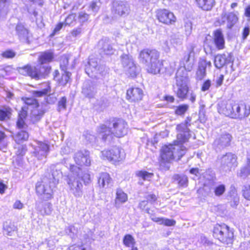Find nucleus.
<instances>
[{
	"mask_svg": "<svg viewBox=\"0 0 250 250\" xmlns=\"http://www.w3.org/2000/svg\"><path fill=\"white\" fill-rule=\"evenodd\" d=\"M191 120L190 118L188 117L184 122L177 125L176 129L178 132L177 135V144L163 146L161 158L164 162H169L173 159L179 160L186 153V148L182 145V143L186 142L189 138L190 130L188 127L190 125Z\"/></svg>",
	"mask_w": 250,
	"mask_h": 250,
	"instance_id": "1",
	"label": "nucleus"
},
{
	"mask_svg": "<svg viewBox=\"0 0 250 250\" xmlns=\"http://www.w3.org/2000/svg\"><path fill=\"white\" fill-rule=\"evenodd\" d=\"M50 172H46L41 181L38 182L36 186L37 193L42 195V198L50 199L52 198L53 189L58 182V177L62 175L61 172L56 169L55 166H51Z\"/></svg>",
	"mask_w": 250,
	"mask_h": 250,
	"instance_id": "2",
	"label": "nucleus"
},
{
	"mask_svg": "<svg viewBox=\"0 0 250 250\" xmlns=\"http://www.w3.org/2000/svg\"><path fill=\"white\" fill-rule=\"evenodd\" d=\"M127 131V123L120 119L113 120L109 123L108 126L102 125L98 129L100 135L104 141L112 139L113 136L123 137L126 134Z\"/></svg>",
	"mask_w": 250,
	"mask_h": 250,
	"instance_id": "3",
	"label": "nucleus"
},
{
	"mask_svg": "<svg viewBox=\"0 0 250 250\" xmlns=\"http://www.w3.org/2000/svg\"><path fill=\"white\" fill-rule=\"evenodd\" d=\"M69 170L67 180L69 190L75 197H81L83 194V187L80 180L81 168L74 165L69 164Z\"/></svg>",
	"mask_w": 250,
	"mask_h": 250,
	"instance_id": "4",
	"label": "nucleus"
},
{
	"mask_svg": "<svg viewBox=\"0 0 250 250\" xmlns=\"http://www.w3.org/2000/svg\"><path fill=\"white\" fill-rule=\"evenodd\" d=\"M175 79L176 85L174 87V92L179 98L184 100L187 98V94L188 92V73L184 68L178 69L176 73Z\"/></svg>",
	"mask_w": 250,
	"mask_h": 250,
	"instance_id": "5",
	"label": "nucleus"
},
{
	"mask_svg": "<svg viewBox=\"0 0 250 250\" xmlns=\"http://www.w3.org/2000/svg\"><path fill=\"white\" fill-rule=\"evenodd\" d=\"M213 236L225 244H231L233 241V232L225 225H217L213 229Z\"/></svg>",
	"mask_w": 250,
	"mask_h": 250,
	"instance_id": "6",
	"label": "nucleus"
},
{
	"mask_svg": "<svg viewBox=\"0 0 250 250\" xmlns=\"http://www.w3.org/2000/svg\"><path fill=\"white\" fill-rule=\"evenodd\" d=\"M85 70L89 77L92 78H98V74L103 76L107 71V68L104 65H98L97 61L90 59L85 65Z\"/></svg>",
	"mask_w": 250,
	"mask_h": 250,
	"instance_id": "7",
	"label": "nucleus"
},
{
	"mask_svg": "<svg viewBox=\"0 0 250 250\" xmlns=\"http://www.w3.org/2000/svg\"><path fill=\"white\" fill-rule=\"evenodd\" d=\"M104 159L113 161L119 162L125 158V154L123 150L120 148L114 146L109 150H104L101 152Z\"/></svg>",
	"mask_w": 250,
	"mask_h": 250,
	"instance_id": "8",
	"label": "nucleus"
},
{
	"mask_svg": "<svg viewBox=\"0 0 250 250\" xmlns=\"http://www.w3.org/2000/svg\"><path fill=\"white\" fill-rule=\"evenodd\" d=\"M156 17L160 22L167 25L174 24L177 20L172 12L166 9L157 10Z\"/></svg>",
	"mask_w": 250,
	"mask_h": 250,
	"instance_id": "9",
	"label": "nucleus"
},
{
	"mask_svg": "<svg viewBox=\"0 0 250 250\" xmlns=\"http://www.w3.org/2000/svg\"><path fill=\"white\" fill-rule=\"evenodd\" d=\"M130 12L129 4L123 1H115L113 2L112 12L116 16L125 17Z\"/></svg>",
	"mask_w": 250,
	"mask_h": 250,
	"instance_id": "10",
	"label": "nucleus"
},
{
	"mask_svg": "<svg viewBox=\"0 0 250 250\" xmlns=\"http://www.w3.org/2000/svg\"><path fill=\"white\" fill-rule=\"evenodd\" d=\"M140 59L142 63L147 66L157 59H159V53L156 50L144 49L140 53Z\"/></svg>",
	"mask_w": 250,
	"mask_h": 250,
	"instance_id": "11",
	"label": "nucleus"
},
{
	"mask_svg": "<svg viewBox=\"0 0 250 250\" xmlns=\"http://www.w3.org/2000/svg\"><path fill=\"white\" fill-rule=\"evenodd\" d=\"M89 155L90 153L87 150H80L74 154L73 158L78 165L89 166L91 164Z\"/></svg>",
	"mask_w": 250,
	"mask_h": 250,
	"instance_id": "12",
	"label": "nucleus"
},
{
	"mask_svg": "<svg viewBox=\"0 0 250 250\" xmlns=\"http://www.w3.org/2000/svg\"><path fill=\"white\" fill-rule=\"evenodd\" d=\"M232 140V135L225 132L220 135L214 141V146L219 149H224L230 146Z\"/></svg>",
	"mask_w": 250,
	"mask_h": 250,
	"instance_id": "13",
	"label": "nucleus"
},
{
	"mask_svg": "<svg viewBox=\"0 0 250 250\" xmlns=\"http://www.w3.org/2000/svg\"><path fill=\"white\" fill-rule=\"evenodd\" d=\"M236 156L231 153H228L221 159V165L225 171H229L231 167L236 166Z\"/></svg>",
	"mask_w": 250,
	"mask_h": 250,
	"instance_id": "14",
	"label": "nucleus"
},
{
	"mask_svg": "<svg viewBox=\"0 0 250 250\" xmlns=\"http://www.w3.org/2000/svg\"><path fill=\"white\" fill-rule=\"evenodd\" d=\"M97 85L91 81H86L83 85L82 93L88 99L94 98L97 92Z\"/></svg>",
	"mask_w": 250,
	"mask_h": 250,
	"instance_id": "15",
	"label": "nucleus"
},
{
	"mask_svg": "<svg viewBox=\"0 0 250 250\" xmlns=\"http://www.w3.org/2000/svg\"><path fill=\"white\" fill-rule=\"evenodd\" d=\"M49 152V146L46 143L38 142L34 147V154L39 160L46 157Z\"/></svg>",
	"mask_w": 250,
	"mask_h": 250,
	"instance_id": "16",
	"label": "nucleus"
},
{
	"mask_svg": "<svg viewBox=\"0 0 250 250\" xmlns=\"http://www.w3.org/2000/svg\"><path fill=\"white\" fill-rule=\"evenodd\" d=\"M233 61V56L231 53L217 55L214 58V65L217 68H221L225 64Z\"/></svg>",
	"mask_w": 250,
	"mask_h": 250,
	"instance_id": "17",
	"label": "nucleus"
},
{
	"mask_svg": "<svg viewBox=\"0 0 250 250\" xmlns=\"http://www.w3.org/2000/svg\"><path fill=\"white\" fill-rule=\"evenodd\" d=\"M19 72L25 76H29L32 78L36 80L40 79L41 74L36 67H32L29 65H26L19 69Z\"/></svg>",
	"mask_w": 250,
	"mask_h": 250,
	"instance_id": "18",
	"label": "nucleus"
},
{
	"mask_svg": "<svg viewBox=\"0 0 250 250\" xmlns=\"http://www.w3.org/2000/svg\"><path fill=\"white\" fill-rule=\"evenodd\" d=\"M143 90L138 87H133L127 90L126 96L128 100L132 102H138L142 99L143 96Z\"/></svg>",
	"mask_w": 250,
	"mask_h": 250,
	"instance_id": "19",
	"label": "nucleus"
},
{
	"mask_svg": "<svg viewBox=\"0 0 250 250\" xmlns=\"http://www.w3.org/2000/svg\"><path fill=\"white\" fill-rule=\"evenodd\" d=\"M233 101H223L218 104V111L227 116L231 117V112L233 109Z\"/></svg>",
	"mask_w": 250,
	"mask_h": 250,
	"instance_id": "20",
	"label": "nucleus"
},
{
	"mask_svg": "<svg viewBox=\"0 0 250 250\" xmlns=\"http://www.w3.org/2000/svg\"><path fill=\"white\" fill-rule=\"evenodd\" d=\"M99 46L103 52L107 55L113 54L115 51L111 41L106 38H103L99 41Z\"/></svg>",
	"mask_w": 250,
	"mask_h": 250,
	"instance_id": "21",
	"label": "nucleus"
},
{
	"mask_svg": "<svg viewBox=\"0 0 250 250\" xmlns=\"http://www.w3.org/2000/svg\"><path fill=\"white\" fill-rule=\"evenodd\" d=\"M17 35L20 41L23 42L29 43V31L21 23H19L16 27Z\"/></svg>",
	"mask_w": 250,
	"mask_h": 250,
	"instance_id": "22",
	"label": "nucleus"
},
{
	"mask_svg": "<svg viewBox=\"0 0 250 250\" xmlns=\"http://www.w3.org/2000/svg\"><path fill=\"white\" fill-rule=\"evenodd\" d=\"M213 42L216 47L218 50L225 47V40L223 34L220 29H217L213 32Z\"/></svg>",
	"mask_w": 250,
	"mask_h": 250,
	"instance_id": "23",
	"label": "nucleus"
},
{
	"mask_svg": "<svg viewBox=\"0 0 250 250\" xmlns=\"http://www.w3.org/2000/svg\"><path fill=\"white\" fill-rule=\"evenodd\" d=\"M208 65H211L210 62L202 60L199 62L198 68L196 72V77L198 80H201L205 77L206 69Z\"/></svg>",
	"mask_w": 250,
	"mask_h": 250,
	"instance_id": "24",
	"label": "nucleus"
},
{
	"mask_svg": "<svg viewBox=\"0 0 250 250\" xmlns=\"http://www.w3.org/2000/svg\"><path fill=\"white\" fill-rule=\"evenodd\" d=\"M250 114V106L245 103L240 104L239 111L237 112V119L243 120Z\"/></svg>",
	"mask_w": 250,
	"mask_h": 250,
	"instance_id": "25",
	"label": "nucleus"
},
{
	"mask_svg": "<svg viewBox=\"0 0 250 250\" xmlns=\"http://www.w3.org/2000/svg\"><path fill=\"white\" fill-rule=\"evenodd\" d=\"M36 208L42 215H49L51 213L52 210L51 204L48 202L37 203L36 204Z\"/></svg>",
	"mask_w": 250,
	"mask_h": 250,
	"instance_id": "26",
	"label": "nucleus"
},
{
	"mask_svg": "<svg viewBox=\"0 0 250 250\" xmlns=\"http://www.w3.org/2000/svg\"><path fill=\"white\" fill-rule=\"evenodd\" d=\"M198 6L205 11L210 10L215 4L214 0H195Z\"/></svg>",
	"mask_w": 250,
	"mask_h": 250,
	"instance_id": "27",
	"label": "nucleus"
},
{
	"mask_svg": "<svg viewBox=\"0 0 250 250\" xmlns=\"http://www.w3.org/2000/svg\"><path fill=\"white\" fill-rule=\"evenodd\" d=\"M53 59V53L50 51H47L41 53L38 60L41 64H43L52 62Z\"/></svg>",
	"mask_w": 250,
	"mask_h": 250,
	"instance_id": "28",
	"label": "nucleus"
},
{
	"mask_svg": "<svg viewBox=\"0 0 250 250\" xmlns=\"http://www.w3.org/2000/svg\"><path fill=\"white\" fill-rule=\"evenodd\" d=\"M162 64L157 59L156 61H154L151 63L146 66V69L148 72L154 74H156L160 72Z\"/></svg>",
	"mask_w": 250,
	"mask_h": 250,
	"instance_id": "29",
	"label": "nucleus"
},
{
	"mask_svg": "<svg viewBox=\"0 0 250 250\" xmlns=\"http://www.w3.org/2000/svg\"><path fill=\"white\" fill-rule=\"evenodd\" d=\"M111 178L108 173L103 172L100 174L98 177V184L101 187H107L111 183Z\"/></svg>",
	"mask_w": 250,
	"mask_h": 250,
	"instance_id": "30",
	"label": "nucleus"
},
{
	"mask_svg": "<svg viewBox=\"0 0 250 250\" xmlns=\"http://www.w3.org/2000/svg\"><path fill=\"white\" fill-rule=\"evenodd\" d=\"M127 200V195L122 189H117L115 201L116 207H119L121 204L124 203Z\"/></svg>",
	"mask_w": 250,
	"mask_h": 250,
	"instance_id": "31",
	"label": "nucleus"
},
{
	"mask_svg": "<svg viewBox=\"0 0 250 250\" xmlns=\"http://www.w3.org/2000/svg\"><path fill=\"white\" fill-rule=\"evenodd\" d=\"M28 137L29 135L28 132L24 130H21L18 131L13 136L15 141L18 144H20L23 142L27 141Z\"/></svg>",
	"mask_w": 250,
	"mask_h": 250,
	"instance_id": "32",
	"label": "nucleus"
},
{
	"mask_svg": "<svg viewBox=\"0 0 250 250\" xmlns=\"http://www.w3.org/2000/svg\"><path fill=\"white\" fill-rule=\"evenodd\" d=\"M10 3V0H0V19L7 15Z\"/></svg>",
	"mask_w": 250,
	"mask_h": 250,
	"instance_id": "33",
	"label": "nucleus"
},
{
	"mask_svg": "<svg viewBox=\"0 0 250 250\" xmlns=\"http://www.w3.org/2000/svg\"><path fill=\"white\" fill-rule=\"evenodd\" d=\"M173 179L177 181L179 186L186 187L188 186V179L186 175L176 174L173 176Z\"/></svg>",
	"mask_w": 250,
	"mask_h": 250,
	"instance_id": "34",
	"label": "nucleus"
},
{
	"mask_svg": "<svg viewBox=\"0 0 250 250\" xmlns=\"http://www.w3.org/2000/svg\"><path fill=\"white\" fill-rule=\"evenodd\" d=\"M238 174L240 177L242 178H245L249 175H250V156L247 158L246 166L241 168Z\"/></svg>",
	"mask_w": 250,
	"mask_h": 250,
	"instance_id": "35",
	"label": "nucleus"
},
{
	"mask_svg": "<svg viewBox=\"0 0 250 250\" xmlns=\"http://www.w3.org/2000/svg\"><path fill=\"white\" fill-rule=\"evenodd\" d=\"M43 110H39L38 109H34L31 114V119L33 123L38 122L42 118L44 114Z\"/></svg>",
	"mask_w": 250,
	"mask_h": 250,
	"instance_id": "36",
	"label": "nucleus"
},
{
	"mask_svg": "<svg viewBox=\"0 0 250 250\" xmlns=\"http://www.w3.org/2000/svg\"><path fill=\"white\" fill-rule=\"evenodd\" d=\"M62 77L61 79H57L59 83L63 86H64L68 82L69 80L71 75V73L67 71H62Z\"/></svg>",
	"mask_w": 250,
	"mask_h": 250,
	"instance_id": "37",
	"label": "nucleus"
},
{
	"mask_svg": "<svg viewBox=\"0 0 250 250\" xmlns=\"http://www.w3.org/2000/svg\"><path fill=\"white\" fill-rule=\"evenodd\" d=\"M16 229L13 224H4L3 226L4 233L8 236H12L15 233Z\"/></svg>",
	"mask_w": 250,
	"mask_h": 250,
	"instance_id": "38",
	"label": "nucleus"
},
{
	"mask_svg": "<svg viewBox=\"0 0 250 250\" xmlns=\"http://www.w3.org/2000/svg\"><path fill=\"white\" fill-rule=\"evenodd\" d=\"M129 62L130 63V65L125 68L130 76L132 77H134L138 74L139 68L135 66L133 62Z\"/></svg>",
	"mask_w": 250,
	"mask_h": 250,
	"instance_id": "39",
	"label": "nucleus"
},
{
	"mask_svg": "<svg viewBox=\"0 0 250 250\" xmlns=\"http://www.w3.org/2000/svg\"><path fill=\"white\" fill-rule=\"evenodd\" d=\"M11 109L9 107L0 109V120L5 121L10 118Z\"/></svg>",
	"mask_w": 250,
	"mask_h": 250,
	"instance_id": "40",
	"label": "nucleus"
},
{
	"mask_svg": "<svg viewBox=\"0 0 250 250\" xmlns=\"http://www.w3.org/2000/svg\"><path fill=\"white\" fill-rule=\"evenodd\" d=\"M136 175L145 181H149L152 177L153 174L146 171L141 170L136 172Z\"/></svg>",
	"mask_w": 250,
	"mask_h": 250,
	"instance_id": "41",
	"label": "nucleus"
},
{
	"mask_svg": "<svg viewBox=\"0 0 250 250\" xmlns=\"http://www.w3.org/2000/svg\"><path fill=\"white\" fill-rule=\"evenodd\" d=\"M123 243L127 247H130L131 246L132 247L135 243L134 239L131 235L126 234L124 238Z\"/></svg>",
	"mask_w": 250,
	"mask_h": 250,
	"instance_id": "42",
	"label": "nucleus"
},
{
	"mask_svg": "<svg viewBox=\"0 0 250 250\" xmlns=\"http://www.w3.org/2000/svg\"><path fill=\"white\" fill-rule=\"evenodd\" d=\"M215 195L219 197L222 195L226 191V187L224 185H219L213 188Z\"/></svg>",
	"mask_w": 250,
	"mask_h": 250,
	"instance_id": "43",
	"label": "nucleus"
},
{
	"mask_svg": "<svg viewBox=\"0 0 250 250\" xmlns=\"http://www.w3.org/2000/svg\"><path fill=\"white\" fill-rule=\"evenodd\" d=\"M22 100L24 103L28 105H33L35 107H37L39 106V104L37 101L33 98H22Z\"/></svg>",
	"mask_w": 250,
	"mask_h": 250,
	"instance_id": "44",
	"label": "nucleus"
},
{
	"mask_svg": "<svg viewBox=\"0 0 250 250\" xmlns=\"http://www.w3.org/2000/svg\"><path fill=\"white\" fill-rule=\"evenodd\" d=\"M68 60V57L65 55L61 57L60 60V67L62 71H67Z\"/></svg>",
	"mask_w": 250,
	"mask_h": 250,
	"instance_id": "45",
	"label": "nucleus"
},
{
	"mask_svg": "<svg viewBox=\"0 0 250 250\" xmlns=\"http://www.w3.org/2000/svg\"><path fill=\"white\" fill-rule=\"evenodd\" d=\"M121 58L122 64L125 68L130 65L129 62H133L132 59L128 55L124 54L121 56Z\"/></svg>",
	"mask_w": 250,
	"mask_h": 250,
	"instance_id": "46",
	"label": "nucleus"
},
{
	"mask_svg": "<svg viewBox=\"0 0 250 250\" xmlns=\"http://www.w3.org/2000/svg\"><path fill=\"white\" fill-rule=\"evenodd\" d=\"M188 105L187 104H182L178 106L175 110V113L178 115H182L188 110Z\"/></svg>",
	"mask_w": 250,
	"mask_h": 250,
	"instance_id": "47",
	"label": "nucleus"
},
{
	"mask_svg": "<svg viewBox=\"0 0 250 250\" xmlns=\"http://www.w3.org/2000/svg\"><path fill=\"white\" fill-rule=\"evenodd\" d=\"M185 33L187 36L190 35L192 29V24L191 21L187 20L185 21L184 24Z\"/></svg>",
	"mask_w": 250,
	"mask_h": 250,
	"instance_id": "48",
	"label": "nucleus"
},
{
	"mask_svg": "<svg viewBox=\"0 0 250 250\" xmlns=\"http://www.w3.org/2000/svg\"><path fill=\"white\" fill-rule=\"evenodd\" d=\"M67 99L65 97H62L58 103V110L61 111L62 109H65L66 107Z\"/></svg>",
	"mask_w": 250,
	"mask_h": 250,
	"instance_id": "49",
	"label": "nucleus"
},
{
	"mask_svg": "<svg viewBox=\"0 0 250 250\" xmlns=\"http://www.w3.org/2000/svg\"><path fill=\"white\" fill-rule=\"evenodd\" d=\"M227 19L228 21L230 22V26L233 25L238 21L237 17L232 12L229 13Z\"/></svg>",
	"mask_w": 250,
	"mask_h": 250,
	"instance_id": "50",
	"label": "nucleus"
},
{
	"mask_svg": "<svg viewBox=\"0 0 250 250\" xmlns=\"http://www.w3.org/2000/svg\"><path fill=\"white\" fill-rule=\"evenodd\" d=\"M81 179L83 181L85 185H87L91 182L90 175L87 173H82L81 169L80 171Z\"/></svg>",
	"mask_w": 250,
	"mask_h": 250,
	"instance_id": "51",
	"label": "nucleus"
},
{
	"mask_svg": "<svg viewBox=\"0 0 250 250\" xmlns=\"http://www.w3.org/2000/svg\"><path fill=\"white\" fill-rule=\"evenodd\" d=\"M17 149L16 153L17 155L23 156L26 151V146L18 144V146L15 147Z\"/></svg>",
	"mask_w": 250,
	"mask_h": 250,
	"instance_id": "52",
	"label": "nucleus"
},
{
	"mask_svg": "<svg viewBox=\"0 0 250 250\" xmlns=\"http://www.w3.org/2000/svg\"><path fill=\"white\" fill-rule=\"evenodd\" d=\"M89 15L84 12H81L79 13L78 20L80 23H83L89 19Z\"/></svg>",
	"mask_w": 250,
	"mask_h": 250,
	"instance_id": "53",
	"label": "nucleus"
},
{
	"mask_svg": "<svg viewBox=\"0 0 250 250\" xmlns=\"http://www.w3.org/2000/svg\"><path fill=\"white\" fill-rule=\"evenodd\" d=\"M184 66L180 67L178 69L184 68V70L187 73V71H190L194 64V61H190V62H187L183 63Z\"/></svg>",
	"mask_w": 250,
	"mask_h": 250,
	"instance_id": "54",
	"label": "nucleus"
},
{
	"mask_svg": "<svg viewBox=\"0 0 250 250\" xmlns=\"http://www.w3.org/2000/svg\"><path fill=\"white\" fill-rule=\"evenodd\" d=\"M43 244L47 245L49 250H52L54 249L55 247V242L52 237H49L46 239Z\"/></svg>",
	"mask_w": 250,
	"mask_h": 250,
	"instance_id": "55",
	"label": "nucleus"
},
{
	"mask_svg": "<svg viewBox=\"0 0 250 250\" xmlns=\"http://www.w3.org/2000/svg\"><path fill=\"white\" fill-rule=\"evenodd\" d=\"M233 109L231 112V118L233 119L237 118V116L236 115L237 112L239 111V108L240 106V104L236 103L233 101Z\"/></svg>",
	"mask_w": 250,
	"mask_h": 250,
	"instance_id": "56",
	"label": "nucleus"
},
{
	"mask_svg": "<svg viewBox=\"0 0 250 250\" xmlns=\"http://www.w3.org/2000/svg\"><path fill=\"white\" fill-rule=\"evenodd\" d=\"M76 15L75 14H72L69 15L65 20V24L70 25L76 21Z\"/></svg>",
	"mask_w": 250,
	"mask_h": 250,
	"instance_id": "57",
	"label": "nucleus"
},
{
	"mask_svg": "<svg viewBox=\"0 0 250 250\" xmlns=\"http://www.w3.org/2000/svg\"><path fill=\"white\" fill-rule=\"evenodd\" d=\"M250 33V26L249 24H247L244 27L242 30V39L245 40L248 36L249 35Z\"/></svg>",
	"mask_w": 250,
	"mask_h": 250,
	"instance_id": "58",
	"label": "nucleus"
},
{
	"mask_svg": "<svg viewBox=\"0 0 250 250\" xmlns=\"http://www.w3.org/2000/svg\"><path fill=\"white\" fill-rule=\"evenodd\" d=\"M193 49L187 54H186L183 59L182 63L186 62H190V61H194L193 58L192 57L193 55Z\"/></svg>",
	"mask_w": 250,
	"mask_h": 250,
	"instance_id": "59",
	"label": "nucleus"
},
{
	"mask_svg": "<svg viewBox=\"0 0 250 250\" xmlns=\"http://www.w3.org/2000/svg\"><path fill=\"white\" fill-rule=\"evenodd\" d=\"M243 191L244 198L250 200V186H245Z\"/></svg>",
	"mask_w": 250,
	"mask_h": 250,
	"instance_id": "60",
	"label": "nucleus"
},
{
	"mask_svg": "<svg viewBox=\"0 0 250 250\" xmlns=\"http://www.w3.org/2000/svg\"><path fill=\"white\" fill-rule=\"evenodd\" d=\"M99 9V7L97 5L96 2L93 1L89 5L88 11H91L94 14H95L98 12Z\"/></svg>",
	"mask_w": 250,
	"mask_h": 250,
	"instance_id": "61",
	"label": "nucleus"
},
{
	"mask_svg": "<svg viewBox=\"0 0 250 250\" xmlns=\"http://www.w3.org/2000/svg\"><path fill=\"white\" fill-rule=\"evenodd\" d=\"M49 89H50L49 86H48V88L44 89L42 91H35L34 92V95L36 97L42 96L47 94Z\"/></svg>",
	"mask_w": 250,
	"mask_h": 250,
	"instance_id": "62",
	"label": "nucleus"
},
{
	"mask_svg": "<svg viewBox=\"0 0 250 250\" xmlns=\"http://www.w3.org/2000/svg\"><path fill=\"white\" fill-rule=\"evenodd\" d=\"M27 108L25 106H23L21 108V110L19 114V118L24 119L27 116Z\"/></svg>",
	"mask_w": 250,
	"mask_h": 250,
	"instance_id": "63",
	"label": "nucleus"
},
{
	"mask_svg": "<svg viewBox=\"0 0 250 250\" xmlns=\"http://www.w3.org/2000/svg\"><path fill=\"white\" fill-rule=\"evenodd\" d=\"M15 56V53L11 50H7L2 53V56L6 58H12Z\"/></svg>",
	"mask_w": 250,
	"mask_h": 250,
	"instance_id": "64",
	"label": "nucleus"
}]
</instances>
